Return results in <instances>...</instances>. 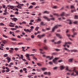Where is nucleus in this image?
Wrapping results in <instances>:
<instances>
[{"label": "nucleus", "mask_w": 78, "mask_h": 78, "mask_svg": "<svg viewBox=\"0 0 78 78\" xmlns=\"http://www.w3.org/2000/svg\"><path fill=\"white\" fill-rule=\"evenodd\" d=\"M15 50V51H17V50H19V48H15L14 49Z\"/></svg>", "instance_id": "obj_47"}, {"label": "nucleus", "mask_w": 78, "mask_h": 78, "mask_svg": "<svg viewBox=\"0 0 78 78\" xmlns=\"http://www.w3.org/2000/svg\"><path fill=\"white\" fill-rule=\"evenodd\" d=\"M18 45H23V43L22 42L19 43L18 44Z\"/></svg>", "instance_id": "obj_34"}, {"label": "nucleus", "mask_w": 78, "mask_h": 78, "mask_svg": "<svg viewBox=\"0 0 78 78\" xmlns=\"http://www.w3.org/2000/svg\"><path fill=\"white\" fill-rule=\"evenodd\" d=\"M39 50L40 51L41 53V54H44V53L42 52V51H43V49H39Z\"/></svg>", "instance_id": "obj_20"}, {"label": "nucleus", "mask_w": 78, "mask_h": 78, "mask_svg": "<svg viewBox=\"0 0 78 78\" xmlns=\"http://www.w3.org/2000/svg\"><path fill=\"white\" fill-rule=\"evenodd\" d=\"M49 58L50 60H51V59H53V56L51 57H49Z\"/></svg>", "instance_id": "obj_24"}, {"label": "nucleus", "mask_w": 78, "mask_h": 78, "mask_svg": "<svg viewBox=\"0 0 78 78\" xmlns=\"http://www.w3.org/2000/svg\"><path fill=\"white\" fill-rule=\"evenodd\" d=\"M23 24H26V22L25 21H23L22 22Z\"/></svg>", "instance_id": "obj_55"}, {"label": "nucleus", "mask_w": 78, "mask_h": 78, "mask_svg": "<svg viewBox=\"0 0 78 78\" xmlns=\"http://www.w3.org/2000/svg\"><path fill=\"white\" fill-rule=\"evenodd\" d=\"M2 42L3 44H6V43H7V41L5 40H3Z\"/></svg>", "instance_id": "obj_21"}, {"label": "nucleus", "mask_w": 78, "mask_h": 78, "mask_svg": "<svg viewBox=\"0 0 78 78\" xmlns=\"http://www.w3.org/2000/svg\"><path fill=\"white\" fill-rule=\"evenodd\" d=\"M38 30H39V27H36L35 28V30H36V31H37Z\"/></svg>", "instance_id": "obj_35"}, {"label": "nucleus", "mask_w": 78, "mask_h": 78, "mask_svg": "<svg viewBox=\"0 0 78 78\" xmlns=\"http://www.w3.org/2000/svg\"><path fill=\"white\" fill-rule=\"evenodd\" d=\"M30 22H34V20H30Z\"/></svg>", "instance_id": "obj_56"}, {"label": "nucleus", "mask_w": 78, "mask_h": 78, "mask_svg": "<svg viewBox=\"0 0 78 78\" xmlns=\"http://www.w3.org/2000/svg\"><path fill=\"white\" fill-rule=\"evenodd\" d=\"M3 37H5V38H7L8 37L7 36L5 35H3Z\"/></svg>", "instance_id": "obj_44"}, {"label": "nucleus", "mask_w": 78, "mask_h": 78, "mask_svg": "<svg viewBox=\"0 0 78 78\" xmlns=\"http://www.w3.org/2000/svg\"><path fill=\"white\" fill-rule=\"evenodd\" d=\"M40 21H41V18L38 17L37 22H40Z\"/></svg>", "instance_id": "obj_15"}, {"label": "nucleus", "mask_w": 78, "mask_h": 78, "mask_svg": "<svg viewBox=\"0 0 78 78\" xmlns=\"http://www.w3.org/2000/svg\"><path fill=\"white\" fill-rule=\"evenodd\" d=\"M58 26L60 27V26H61V25H57L55 26L52 29V31H55V29H57V28H58Z\"/></svg>", "instance_id": "obj_4"}, {"label": "nucleus", "mask_w": 78, "mask_h": 78, "mask_svg": "<svg viewBox=\"0 0 78 78\" xmlns=\"http://www.w3.org/2000/svg\"><path fill=\"white\" fill-rule=\"evenodd\" d=\"M45 36V34H43L42 35H38L37 37H38L39 39H41L43 37H44Z\"/></svg>", "instance_id": "obj_2"}, {"label": "nucleus", "mask_w": 78, "mask_h": 78, "mask_svg": "<svg viewBox=\"0 0 78 78\" xmlns=\"http://www.w3.org/2000/svg\"><path fill=\"white\" fill-rule=\"evenodd\" d=\"M69 67H68V66H66V70H69V71H70V70H69Z\"/></svg>", "instance_id": "obj_42"}, {"label": "nucleus", "mask_w": 78, "mask_h": 78, "mask_svg": "<svg viewBox=\"0 0 78 78\" xmlns=\"http://www.w3.org/2000/svg\"><path fill=\"white\" fill-rule=\"evenodd\" d=\"M2 7L3 8H5V5H2Z\"/></svg>", "instance_id": "obj_63"}, {"label": "nucleus", "mask_w": 78, "mask_h": 78, "mask_svg": "<svg viewBox=\"0 0 78 78\" xmlns=\"http://www.w3.org/2000/svg\"><path fill=\"white\" fill-rule=\"evenodd\" d=\"M53 55H58V53L56 52H54L52 53Z\"/></svg>", "instance_id": "obj_26"}, {"label": "nucleus", "mask_w": 78, "mask_h": 78, "mask_svg": "<svg viewBox=\"0 0 78 78\" xmlns=\"http://www.w3.org/2000/svg\"><path fill=\"white\" fill-rule=\"evenodd\" d=\"M33 6L32 5H31L30 7H28V8H29V9H31V8H33Z\"/></svg>", "instance_id": "obj_39"}, {"label": "nucleus", "mask_w": 78, "mask_h": 78, "mask_svg": "<svg viewBox=\"0 0 78 78\" xmlns=\"http://www.w3.org/2000/svg\"><path fill=\"white\" fill-rule=\"evenodd\" d=\"M44 49H45V50H47L48 48L47 46L44 47Z\"/></svg>", "instance_id": "obj_46"}, {"label": "nucleus", "mask_w": 78, "mask_h": 78, "mask_svg": "<svg viewBox=\"0 0 78 78\" xmlns=\"http://www.w3.org/2000/svg\"><path fill=\"white\" fill-rule=\"evenodd\" d=\"M9 27H14V26L13 25H9Z\"/></svg>", "instance_id": "obj_50"}, {"label": "nucleus", "mask_w": 78, "mask_h": 78, "mask_svg": "<svg viewBox=\"0 0 78 78\" xmlns=\"http://www.w3.org/2000/svg\"><path fill=\"white\" fill-rule=\"evenodd\" d=\"M20 6H21H21H23V5H24V4H20Z\"/></svg>", "instance_id": "obj_54"}, {"label": "nucleus", "mask_w": 78, "mask_h": 78, "mask_svg": "<svg viewBox=\"0 0 78 78\" xmlns=\"http://www.w3.org/2000/svg\"><path fill=\"white\" fill-rule=\"evenodd\" d=\"M71 9H73V10H71V12H76V10L75 9V7H74V6L71 5Z\"/></svg>", "instance_id": "obj_3"}, {"label": "nucleus", "mask_w": 78, "mask_h": 78, "mask_svg": "<svg viewBox=\"0 0 78 78\" xmlns=\"http://www.w3.org/2000/svg\"><path fill=\"white\" fill-rule=\"evenodd\" d=\"M11 40H12V41H17V40L16 39V38H12Z\"/></svg>", "instance_id": "obj_30"}, {"label": "nucleus", "mask_w": 78, "mask_h": 78, "mask_svg": "<svg viewBox=\"0 0 78 78\" xmlns=\"http://www.w3.org/2000/svg\"><path fill=\"white\" fill-rule=\"evenodd\" d=\"M10 17H15V16H14V15H11Z\"/></svg>", "instance_id": "obj_57"}, {"label": "nucleus", "mask_w": 78, "mask_h": 78, "mask_svg": "<svg viewBox=\"0 0 78 78\" xmlns=\"http://www.w3.org/2000/svg\"><path fill=\"white\" fill-rule=\"evenodd\" d=\"M0 24L1 25V26H2H2H4V25H4V24H3V23H1Z\"/></svg>", "instance_id": "obj_49"}, {"label": "nucleus", "mask_w": 78, "mask_h": 78, "mask_svg": "<svg viewBox=\"0 0 78 78\" xmlns=\"http://www.w3.org/2000/svg\"><path fill=\"white\" fill-rule=\"evenodd\" d=\"M40 24L41 25H44V22H41L40 23Z\"/></svg>", "instance_id": "obj_32"}, {"label": "nucleus", "mask_w": 78, "mask_h": 78, "mask_svg": "<svg viewBox=\"0 0 78 78\" xmlns=\"http://www.w3.org/2000/svg\"><path fill=\"white\" fill-rule=\"evenodd\" d=\"M43 18H44V19H46V20H48V21H49V19L48 18H47V16H44L43 17Z\"/></svg>", "instance_id": "obj_18"}, {"label": "nucleus", "mask_w": 78, "mask_h": 78, "mask_svg": "<svg viewBox=\"0 0 78 78\" xmlns=\"http://www.w3.org/2000/svg\"><path fill=\"white\" fill-rule=\"evenodd\" d=\"M53 15L54 16H59V15L58 13H54Z\"/></svg>", "instance_id": "obj_33"}, {"label": "nucleus", "mask_w": 78, "mask_h": 78, "mask_svg": "<svg viewBox=\"0 0 78 78\" xmlns=\"http://www.w3.org/2000/svg\"><path fill=\"white\" fill-rule=\"evenodd\" d=\"M10 8L11 9H12L13 8H14V6H10Z\"/></svg>", "instance_id": "obj_38"}, {"label": "nucleus", "mask_w": 78, "mask_h": 78, "mask_svg": "<svg viewBox=\"0 0 78 78\" xmlns=\"http://www.w3.org/2000/svg\"><path fill=\"white\" fill-rule=\"evenodd\" d=\"M42 13L44 14H49V12H48V11H44V12H43Z\"/></svg>", "instance_id": "obj_16"}, {"label": "nucleus", "mask_w": 78, "mask_h": 78, "mask_svg": "<svg viewBox=\"0 0 78 78\" xmlns=\"http://www.w3.org/2000/svg\"><path fill=\"white\" fill-rule=\"evenodd\" d=\"M59 58H55L54 59L53 61V62H54L55 64H57L58 63H57V62H56V60L58 59H59Z\"/></svg>", "instance_id": "obj_5"}, {"label": "nucleus", "mask_w": 78, "mask_h": 78, "mask_svg": "<svg viewBox=\"0 0 78 78\" xmlns=\"http://www.w3.org/2000/svg\"><path fill=\"white\" fill-rule=\"evenodd\" d=\"M73 60V59H69V62H72Z\"/></svg>", "instance_id": "obj_31"}, {"label": "nucleus", "mask_w": 78, "mask_h": 78, "mask_svg": "<svg viewBox=\"0 0 78 78\" xmlns=\"http://www.w3.org/2000/svg\"><path fill=\"white\" fill-rule=\"evenodd\" d=\"M26 57V58H27L28 59V60H29V61H30V60L31 59L30 58V56H29V54H27Z\"/></svg>", "instance_id": "obj_13"}, {"label": "nucleus", "mask_w": 78, "mask_h": 78, "mask_svg": "<svg viewBox=\"0 0 78 78\" xmlns=\"http://www.w3.org/2000/svg\"><path fill=\"white\" fill-rule=\"evenodd\" d=\"M73 71L74 72L72 73L71 74V75H73L74 76H76V75H78V71L75 69V68H74Z\"/></svg>", "instance_id": "obj_1"}, {"label": "nucleus", "mask_w": 78, "mask_h": 78, "mask_svg": "<svg viewBox=\"0 0 78 78\" xmlns=\"http://www.w3.org/2000/svg\"><path fill=\"white\" fill-rule=\"evenodd\" d=\"M15 14H19V12H15Z\"/></svg>", "instance_id": "obj_52"}, {"label": "nucleus", "mask_w": 78, "mask_h": 78, "mask_svg": "<svg viewBox=\"0 0 78 78\" xmlns=\"http://www.w3.org/2000/svg\"><path fill=\"white\" fill-rule=\"evenodd\" d=\"M6 59L8 60V62L9 63L11 61V58L9 57H7Z\"/></svg>", "instance_id": "obj_6"}, {"label": "nucleus", "mask_w": 78, "mask_h": 78, "mask_svg": "<svg viewBox=\"0 0 78 78\" xmlns=\"http://www.w3.org/2000/svg\"><path fill=\"white\" fill-rule=\"evenodd\" d=\"M33 59H35V60L36 61H37V58H36V57H35V56H33Z\"/></svg>", "instance_id": "obj_40"}, {"label": "nucleus", "mask_w": 78, "mask_h": 78, "mask_svg": "<svg viewBox=\"0 0 78 78\" xmlns=\"http://www.w3.org/2000/svg\"><path fill=\"white\" fill-rule=\"evenodd\" d=\"M65 13L64 12H62L61 14H60V16H65Z\"/></svg>", "instance_id": "obj_22"}, {"label": "nucleus", "mask_w": 78, "mask_h": 78, "mask_svg": "<svg viewBox=\"0 0 78 78\" xmlns=\"http://www.w3.org/2000/svg\"><path fill=\"white\" fill-rule=\"evenodd\" d=\"M71 53H72L73 52H74L75 53H76V52H77L78 51L77 50H71Z\"/></svg>", "instance_id": "obj_10"}, {"label": "nucleus", "mask_w": 78, "mask_h": 78, "mask_svg": "<svg viewBox=\"0 0 78 78\" xmlns=\"http://www.w3.org/2000/svg\"><path fill=\"white\" fill-rule=\"evenodd\" d=\"M34 35H32L31 36V37L32 39H34Z\"/></svg>", "instance_id": "obj_41"}, {"label": "nucleus", "mask_w": 78, "mask_h": 78, "mask_svg": "<svg viewBox=\"0 0 78 78\" xmlns=\"http://www.w3.org/2000/svg\"><path fill=\"white\" fill-rule=\"evenodd\" d=\"M53 8L54 9H57L58 8V7L56 6H55L53 7Z\"/></svg>", "instance_id": "obj_36"}, {"label": "nucleus", "mask_w": 78, "mask_h": 78, "mask_svg": "<svg viewBox=\"0 0 78 78\" xmlns=\"http://www.w3.org/2000/svg\"><path fill=\"white\" fill-rule=\"evenodd\" d=\"M74 23L75 24H77V23H78V22H77V21L74 22Z\"/></svg>", "instance_id": "obj_61"}, {"label": "nucleus", "mask_w": 78, "mask_h": 78, "mask_svg": "<svg viewBox=\"0 0 78 78\" xmlns=\"http://www.w3.org/2000/svg\"><path fill=\"white\" fill-rule=\"evenodd\" d=\"M27 32H29V33H31V31L29 30V29H27Z\"/></svg>", "instance_id": "obj_58"}, {"label": "nucleus", "mask_w": 78, "mask_h": 78, "mask_svg": "<svg viewBox=\"0 0 78 78\" xmlns=\"http://www.w3.org/2000/svg\"><path fill=\"white\" fill-rule=\"evenodd\" d=\"M58 62H62V60H60L58 61Z\"/></svg>", "instance_id": "obj_64"}, {"label": "nucleus", "mask_w": 78, "mask_h": 78, "mask_svg": "<svg viewBox=\"0 0 78 78\" xmlns=\"http://www.w3.org/2000/svg\"><path fill=\"white\" fill-rule=\"evenodd\" d=\"M15 8H17L18 9H22V7H21L20 5V4L16 6L15 7Z\"/></svg>", "instance_id": "obj_8"}, {"label": "nucleus", "mask_w": 78, "mask_h": 78, "mask_svg": "<svg viewBox=\"0 0 78 78\" xmlns=\"http://www.w3.org/2000/svg\"><path fill=\"white\" fill-rule=\"evenodd\" d=\"M37 65L38 66H42V64L39 63H37Z\"/></svg>", "instance_id": "obj_28"}, {"label": "nucleus", "mask_w": 78, "mask_h": 78, "mask_svg": "<svg viewBox=\"0 0 78 78\" xmlns=\"http://www.w3.org/2000/svg\"><path fill=\"white\" fill-rule=\"evenodd\" d=\"M12 19V20H13V21H14L15 22H16V21H17V19L15 18V17H14L13 18V19Z\"/></svg>", "instance_id": "obj_17"}, {"label": "nucleus", "mask_w": 78, "mask_h": 78, "mask_svg": "<svg viewBox=\"0 0 78 78\" xmlns=\"http://www.w3.org/2000/svg\"><path fill=\"white\" fill-rule=\"evenodd\" d=\"M41 69L42 71H44L45 70H47V68H41Z\"/></svg>", "instance_id": "obj_19"}, {"label": "nucleus", "mask_w": 78, "mask_h": 78, "mask_svg": "<svg viewBox=\"0 0 78 78\" xmlns=\"http://www.w3.org/2000/svg\"><path fill=\"white\" fill-rule=\"evenodd\" d=\"M11 50H9V51L10 53H13V50H14V48H10Z\"/></svg>", "instance_id": "obj_11"}, {"label": "nucleus", "mask_w": 78, "mask_h": 78, "mask_svg": "<svg viewBox=\"0 0 78 78\" xmlns=\"http://www.w3.org/2000/svg\"><path fill=\"white\" fill-rule=\"evenodd\" d=\"M9 69H8L5 70V72H9Z\"/></svg>", "instance_id": "obj_48"}, {"label": "nucleus", "mask_w": 78, "mask_h": 78, "mask_svg": "<svg viewBox=\"0 0 78 78\" xmlns=\"http://www.w3.org/2000/svg\"><path fill=\"white\" fill-rule=\"evenodd\" d=\"M61 43V41H58V42H55L54 44H60Z\"/></svg>", "instance_id": "obj_25"}, {"label": "nucleus", "mask_w": 78, "mask_h": 78, "mask_svg": "<svg viewBox=\"0 0 78 78\" xmlns=\"http://www.w3.org/2000/svg\"><path fill=\"white\" fill-rule=\"evenodd\" d=\"M56 35L57 36L59 37L60 39H61L62 38V37H61V35L60 34H56Z\"/></svg>", "instance_id": "obj_9"}, {"label": "nucleus", "mask_w": 78, "mask_h": 78, "mask_svg": "<svg viewBox=\"0 0 78 78\" xmlns=\"http://www.w3.org/2000/svg\"><path fill=\"white\" fill-rule=\"evenodd\" d=\"M14 69H18V67L16 66H14Z\"/></svg>", "instance_id": "obj_59"}, {"label": "nucleus", "mask_w": 78, "mask_h": 78, "mask_svg": "<svg viewBox=\"0 0 78 78\" xmlns=\"http://www.w3.org/2000/svg\"><path fill=\"white\" fill-rule=\"evenodd\" d=\"M64 49L65 50H66L67 51H68V52H70V50H69V49H67V48H64Z\"/></svg>", "instance_id": "obj_27"}, {"label": "nucleus", "mask_w": 78, "mask_h": 78, "mask_svg": "<svg viewBox=\"0 0 78 78\" xmlns=\"http://www.w3.org/2000/svg\"><path fill=\"white\" fill-rule=\"evenodd\" d=\"M72 31H73V32H74L75 31V29L74 28L72 30Z\"/></svg>", "instance_id": "obj_51"}, {"label": "nucleus", "mask_w": 78, "mask_h": 78, "mask_svg": "<svg viewBox=\"0 0 78 78\" xmlns=\"http://www.w3.org/2000/svg\"><path fill=\"white\" fill-rule=\"evenodd\" d=\"M50 20H55V18L54 17L51 18V19H49Z\"/></svg>", "instance_id": "obj_37"}, {"label": "nucleus", "mask_w": 78, "mask_h": 78, "mask_svg": "<svg viewBox=\"0 0 78 78\" xmlns=\"http://www.w3.org/2000/svg\"><path fill=\"white\" fill-rule=\"evenodd\" d=\"M67 36L69 38L71 36H72V37H75V35L73 34V35H70V34H67Z\"/></svg>", "instance_id": "obj_7"}, {"label": "nucleus", "mask_w": 78, "mask_h": 78, "mask_svg": "<svg viewBox=\"0 0 78 78\" xmlns=\"http://www.w3.org/2000/svg\"><path fill=\"white\" fill-rule=\"evenodd\" d=\"M3 56H4V57H6V56H8V54H5L3 55Z\"/></svg>", "instance_id": "obj_45"}, {"label": "nucleus", "mask_w": 78, "mask_h": 78, "mask_svg": "<svg viewBox=\"0 0 78 78\" xmlns=\"http://www.w3.org/2000/svg\"><path fill=\"white\" fill-rule=\"evenodd\" d=\"M11 30H16L17 29L14 28H11Z\"/></svg>", "instance_id": "obj_43"}, {"label": "nucleus", "mask_w": 78, "mask_h": 78, "mask_svg": "<svg viewBox=\"0 0 78 78\" xmlns=\"http://www.w3.org/2000/svg\"><path fill=\"white\" fill-rule=\"evenodd\" d=\"M20 58L23 59V55H20Z\"/></svg>", "instance_id": "obj_53"}, {"label": "nucleus", "mask_w": 78, "mask_h": 78, "mask_svg": "<svg viewBox=\"0 0 78 78\" xmlns=\"http://www.w3.org/2000/svg\"><path fill=\"white\" fill-rule=\"evenodd\" d=\"M67 43L68 44H72V42H68Z\"/></svg>", "instance_id": "obj_62"}, {"label": "nucleus", "mask_w": 78, "mask_h": 78, "mask_svg": "<svg viewBox=\"0 0 78 78\" xmlns=\"http://www.w3.org/2000/svg\"><path fill=\"white\" fill-rule=\"evenodd\" d=\"M26 39L27 40V41H30L31 40V39L29 37L26 38Z\"/></svg>", "instance_id": "obj_29"}, {"label": "nucleus", "mask_w": 78, "mask_h": 78, "mask_svg": "<svg viewBox=\"0 0 78 78\" xmlns=\"http://www.w3.org/2000/svg\"><path fill=\"white\" fill-rule=\"evenodd\" d=\"M64 67L63 66H60V69L61 70H62V69H64Z\"/></svg>", "instance_id": "obj_23"}, {"label": "nucleus", "mask_w": 78, "mask_h": 78, "mask_svg": "<svg viewBox=\"0 0 78 78\" xmlns=\"http://www.w3.org/2000/svg\"><path fill=\"white\" fill-rule=\"evenodd\" d=\"M68 43L67 42H65V44H64L63 45V47H66V46H67V45H68Z\"/></svg>", "instance_id": "obj_14"}, {"label": "nucleus", "mask_w": 78, "mask_h": 78, "mask_svg": "<svg viewBox=\"0 0 78 78\" xmlns=\"http://www.w3.org/2000/svg\"><path fill=\"white\" fill-rule=\"evenodd\" d=\"M5 72V71L4 70H2V73H4Z\"/></svg>", "instance_id": "obj_60"}, {"label": "nucleus", "mask_w": 78, "mask_h": 78, "mask_svg": "<svg viewBox=\"0 0 78 78\" xmlns=\"http://www.w3.org/2000/svg\"><path fill=\"white\" fill-rule=\"evenodd\" d=\"M67 23H69V24H72V22L71 20H67Z\"/></svg>", "instance_id": "obj_12"}]
</instances>
